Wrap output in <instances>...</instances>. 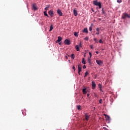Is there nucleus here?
<instances>
[{
  "label": "nucleus",
  "instance_id": "1",
  "mask_svg": "<svg viewBox=\"0 0 130 130\" xmlns=\"http://www.w3.org/2000/svg\"><path fill=\"white\" fill-rule=\"evenodd\" d=\"M93 4L94 6H97L99 7V9H101L102 8V5H101V2H98V0H95L93 2Z\"/></svg>",
  "mask_w": 130,
  "mask_h": 130
},
{
  "label": "nucleus",
  "instance_id": "2",
  "mask_svg": "<svg viewBox=\"0 0 130 130\" xmlns=\"http://www.w3.org/2000/svg\"><path fill=\"white\" fill-rule=\"evenodd\" d=\"M96 62L99 64V66H101L103 64V61H102L101 60H96Z\"/></svg>",
  "mask_w": 130,
  "mask_h": 130
},
{
  "label": "nucleus",
  "instance_id": "3",
  "mask_svg": "<svg viewBox=\"0 0 130 130\" xmlns=\"http://www.w3.org/2000/svg\"><path fill=\"white\" fill-rule=\"evenodd\" d=\"M32 9L34 10V11H37L38 10V8H37V6H36V3L32 4Z\"/></svg>",
  "mask_w": 130,
  "mask_h": 130
},
{
  "label": "nucleus",
  "instance_id": "4",
  "mask_svg": "<svg viewBox=\"0 0 130 130\" xmlns=\"http://www.w3.org/2000/svg\"><path fill=\"white\" fill-rule=\"evenodd\" d=\"M48 14L51 16V18H52L53 17L54 13H53V11L52 10H50L48 12Z\"/></svg>",
  "mask_w": 130,
  "mask_h": 130
},
{
  "label": "nucleus",
  "instance_id": "5",
  "mask_svg": "<svg viewBox=\"0 0 130 130\" xmlns=\"http://www.w3.org/2000/svg\"><path fill=\"white\" fill-rule=\"evenodd\" d=\"M64 43L67 45H70L71 44V41L68 39L65 40Z\"/></svg>",
  "mask_w": 130,
  "mask_h": 130
},
{
  "label": "nucleus",
  "instance_id": "6",
  "mask_svg": "<svg viewBox=\"0 0 130 130\" xmlns=\"http://www.w3.org/2000/svg\"><path fill=\"white\" fill-rule=\"evenodd\" d=\"M122 19H125V18H130V16L128 14H127L126 13H125L124 15L122 16Z\"/></svg>",
  "mask_w": 130,
  "mask_h": 130
},
{
  "label": "nucleus",
  "instance_id": "7",
  "mask_svg": "<svg viewBox=\"0 0 130 130\" xmlns=\"http://www.w3.org/2000/svg\"><path fill=\"white\" fill-rule=\"evenodd\" d=\"M91 85H92V89L94 90V89L96 88V84L95 83V82L92 81L91 83Z\"/></svg>",
  "mask_w": 130,
  "mask_h": 130
},
{
  "label": "nucleus",
  "instance_id": "8",
  "mask_svg": "<svg viewBox=\"0 0 130 130\" xmlns=\"http://www.w3.org/2000/svg\"><path fill=\"white\" fill-rule=\"evenodd\" d=\"M57 13L58 15H59V16H62V12H61V10H60V9L57 10Z\"/></svg>",
  "mask_w": 130,
  "mask_h": 130
},
{
  "label": "nucleus",
  "instance_id": "9",
  "mask_svg": "<svg viewBox=\"0 0 130 130\" xmlns=\"http://www.w3.org/2000/svg\"><path fill=\"white\" fill-rule=\"evenodd\" d=\"M85 120L86 121H88V120H89V119L90 118V116L88 115V114L85 113Z\"/></svg>",
  "mask_w": 130,
  "mask_h": 130
},
{
  "label": "nucleus",
  "instance_id": "10",
  "mask_svg": "<svg viewBox=\"0 0 130 130\" xmlns=\"http://www.w3.org/2000/svg\"><path fill=\"white\" fill-rule=\"evenodd\" d=\"M73 13L75 17H77L78 16V12H77V10H76V9H74Z\"/></svg>",
  "mask_w": 130,
  "mask_h": 130
},
{
  "label": "nucleus",
  "instance_id": "11",
  "mask_svg": "<svg viewBox=\"0 0 130 130\" xmlns=\"http://www.w3.org/2000/svg\"><path fill=\"white\" fill-rule=\"evenodd\" d=\"M78 72H82V65L80 64H78Z\"/></svg>",
  "mask_w": 130,
  "mask_h": 130
},
{
  "label": "nucleus",
  "instance_id": "12",
  "mask_svg": "<svg viewBox=\"0 0 130 130\" xmlns=\"http://www.w3.org/2000/svg\"><path fill=\"white\" fill-rule=\"evenodd\" d=\"M62 38L61 37H58V40L56 41V43H58L59 42H60L62 40Z\"/></svg>",
  "mask_w": 130,
  "mask_h": 130
},
{
  "label": "nucleus",
  "instance_id": "13",
  "mask_svg": "<svg viewBox=\"0 0 130 130\" xmlns=\"http://www.w3.org/2000/svg\"><path fill=\"white\" fill-rule=\"evenodd\" d=\"M107 120H110V117L106 114L104 115Z\"/></svg>",
  "mask_w": 130,
  "mask_h": 130
},
{
  "label": "nucleus",
  "instance_id": "14",
  "mask_svg": "<svg viewBox=\"0 0 130 130\" xmlns=\"http://www.w3.org/2000/svg\"><path fill=\"white\" fill-rule=\"evenodd\" d=\"M75 48H76L77 51H80V47L79 46V45H77L75 46Z\"/></svg>",
  "mask_w": 130,
  "mask_h": 130
},
{
  "label": "nucleus",
  "instance_id": "15",
  "mask_svg": "<svg viewBox=\"0 0 130 130\" xmlns=\"http://www.w3.org/2000/svg\"><path fill=\"white\" fill-rule=\"evenodd\" d=\"M82 32L83 33H88V28H84L83 30H82Z\"/></svg>",
  "mask_w": 130,
  "mask_h": 130
},
{
  "label": "nucleus",
  "instance_id": "16",
  "mask_svg": "<svg viewBox=\"0 0 130 130\" xmlns=\"http://www.w3.org/2000/svg\"><path fill=\"white\" fill-rule=\"evenodd\" d=\"M82 63H83V64H86V60L84 58L82 59Z\"/></svg>",
  "mask_w": 130,
  "mask_h": 130
},
{
  "label": "nucleus",
  "instance_id": "17",
  "mask_svg": "<svg viewBox=\"0 0 130 130\" xmlns=\"http://www.w3.org/2000/svg\"><path fill=\"white\" fill-rule=\"evenodd\" d=\"M86 88H83L82 89V92L83 94H87V91H86Z\"/></svg>",
  "mask_w": 130,
  "mask_h": 130
},
{
  "label": "nucleus",
  "instance_id": "18",
  "mask_svg": "<svg viewBox=\"0 0 130 130\" xmlns=\"http://www.w3.org/2000/svg\"><path fill=\"white\" fill-rule=\"evenodd\" d=\"M77 109L78 110H81V109H82V106H81L80 105L77 106Z\"/></svg>",
  "mask_w": 130,
  "mask_h": 130
},
{
  "label": "nucleus",
  "instance_id": "19",
  "mask_svg": "<svg viewBox=\"0 0 130 130\" xmlns=\"http://www.w3.org/2000/svg\"><path fill=\"white\" fill-rule=\"evenodd\" d=\"M102 14H103L104 15H105L106 14V13L104 11V8H102Z\"/></svg>",
  "mask_w": 130,
  "mask_h": 130
},
{
  "label": "nucleus",
  "instance_id": "20",
  "mask_svg": "<svg viewBox=\"0 0 130 130\" xmlns=\"http://www.w3.org/2000/svg\"><path fill=\"white\" fill-rule=\"evenodd\" d=\"M44 16H46V17H48V14H47V12L44 11Z\"/></svg>",
  "mask_w": 130,
  "mask_h": 130
},
{
  "label": "nucleus",
  "instance_id": "21",
  "mask_svg": "<svg viewBox=\"0 0 130 130\" xmlns=\"http://www.w3.org/2000/svg\"><path fill=\"white\" fill-rule=\"evenodd\" d=\"M53 29V26L52 25H51L50 27V30L49 31H52V30Z\"/></svg>",
  "mask_w": 130,
  "mask_h": 130
},
{
  "label": "nucleus",
  "instance_id": "22",
  "mask_svg": "<svg viewBox=\"0 0 130 130\" xmlns=\"http://www.w3.org/2000/svg\"><path fill=\"white\" fill-rule=\"evenodd\" d=\"M88 62H89V64H92V63H91V58H88Z\"/></svg>",
  "mask_w": 130,
  "mask_h": 130
},
{
  "label": "nucleus",
  "instance_id": "23",
  "mask_svg": "<svg viewBox=\"0 0 130 130\" xmlns=\"http://www.w3.org/2000/svg\"><path fill=\"white\" fill-rule=\"evenodd\" d=\"M50 7V5H47V7L45 8V11H47L48 10V8Z\"/></svg>",
  "mask_w": 130,
  "mask_h": 130
},
{
  "label": "nucleus",
  "instance_id": "24",
  "mask_svg": "<svg viewBox=\"0 0 130 130\" xmlns=\"http://www.w3.org/2000/svg\"><path fill=\"white\" fill-rule=\"evenodd\" d=\"M71 58H73V59H74L75 58V54H71Z\"/></svg>",
  "mask_w": 130,
  "mask_h": 130
},
{
  "label": "nucleus",
  "instance_id": "25",
  "mask_svg": "<svg viewBox=\"0 0 130 130\" xmlns=\"http://www.w3.org/2000/svg\"><path fill=\"white\" fill-rule=\"evenodd\" d=\"M88 75H89V73H88V72L86 71L85 74L84 78H86V77H87V76H88Z\"/></svg>",
  "mask_w": 130,
  "mask_h": 130
},
{
  "label": "nucleus",
  "instance_id": "26",
  "mask_svg": "<svg viewBox=\"0 0 130 130\" xmlns=\"http://www.w3.org/2000/svg\"><path fill=\"white\" fill-rule=\"evenodd\" d=\"M99 42V43H102V44H103V43H104V42H103V41H102V39L100 40Z\"/></svg>",
  "mask_w": 130,
  "mask_h": 130
},
{
  "label": "nucleus",
  "instance_id": "27",
  "mask_svg": "<svg viewBox=\"0 0 130 130\" xmlns=\"http://www.w3.org/2000/svg\"><path fill=\"white\" fill-rule=\"evenodd\" d=\"M93 26V24H91V26L89 27V30L92 31V26Z\"/></svg>",
  "mask_w": 130,
  "mask_h": 130
},
{
  "label": "nucleus",
  "instance_id": "28",
  "mask_svg": "<svg viewBox=\"0 0 130 130\" xmlns=\"http://www.w3.org/2000/svg\"><path fill=\"white\" fill-rule=\"evenodd\" d=\"M74 35L76 37H78V36H79V35L78 34V33H74Z\"/></svg>",
  "mask_w": 130,
  "mask_h": 130
},
{
  "label": "nucleus",
  "instance_id": "29",
  "mask_svg": "<svg viewBox=\"0 0 130 130\" xmlns=\"http://www.w3.org/2000/svg\"><path fill=\"white\" fill-rule=\"evenodd\" d=\"M122 1L121 0H117V2L118 4H120Z\"/></svg>",
  "mask_w": 130,
  "mask_h": 130
},
{
  "label": "nucleus",
  "instance_id": "30",
  "mask_svg": "<svg viewBox=\"0 0 130 130\" xmlns=\"http://www.w3.org/2000/svg\"><path fill=\"white\" fill-rule=\"evenodd\" d=\"M78 46H79V47H82V42H80Z\"/></svg>",
  "mask_w": 130,
  "mask_h": 130
},
{
  "label": "nucleus",
  "instance_id": "31",
  "mask_svg": "<svg viewBox=\"0 0 130 130\" xmlns=\"http://www.w3.org/2000/svg\"><path fill=\"white\" fill-rule=\"evenodd\" d=\"M88 53H89V55H90L89 58H91V57H92V53H91V52H89Z\"/></svg>",
  "mask_w": 130,
  "mask_h": 130
},
{
  "label": "nucleus",
  "instance_id": "32",
  "mask_svg": "<svg viewBox=\"0 0 130 130\" xmlns=\"http://www.w3.org/2000/svg\"><path fill=\"white\" fill-rule=\"evenodd\" d=\"M84 40H86V41H88L89 40V38L88 37H86L84 38Z\"/></svg>",
  "mask_w": 130,
  "mask_h": 130
},
{
  "label": "nucleus",
  "instance_id": "33",
  "mask_svg": "<svg viewBox=\"0 0 130 130\" xmlns=\"http://www.w3.org/2000/svg\"><path fill=\"white\" fill-rule=\"evenodd\" d=\"M99 88H100V90H101V91H102V89L101 88H102V86H101V84H99Z\"/></svg>",
  "mask_w": 130,
  "mask_h": 130
},
{
  "label": "nucleus",
  "instance_id": "34",
  "mask_svg": "<svg viewBox=\"0 0 130 130\" xmlns=\"http://www.w3.org/2000/svg\"><path fill=\"white\" fill-rule=\"evenodd\" d=\"M99 103H100V104H102V99H101L99 100Z\"/></svg>",
  "mask_w": 130,
  "mask_h": 130
},
{
  "label": "nucleus",
  "instance_id": "35",
  "mask_svg": "<svg viewBox=\"0 0 130 130\" xmlns=\"http://www.w3.org/2000/svg\"><path fill=\"white\" fill-rule=\"evenodd\" d=\"M73 70H74V71H76V68H75V66L72 67Z\"/></svg>",
  "mask_w": 130,
  "mask_h": 130
},
{
  "label": "nucleus",
  "instance_id": "36",
  "mask_svg": "<svg viewBox=\"0 0 130 130\" xmlns=\"http://www.w3.org/2000/svg\"><path fill=\"white\" fill-rule=\"evenodd\" d=\"M93 40H94V41H95V42H97V39L94 38V39H93Z\"/></svg>",
  "mask_w": 130,
  "mask_h": 130
},
{
  "label": "nucleus",
  "instance_id": "37",
  "mask_svg": "<svg viewBox=\"0 0 130 130\" xmlns=\"http://www.w3.org/2000/svg\"><path fill=\"white\" fill-rule=\"evenodd\" d=\"M94 96H95V97H98V95L96 93H94Z\"/></svg>",
  "mask_w": 130,
  "mask_h": 130
},
{
  "label": "nucleus",
  "instance_id": "38",
  "mask_svg": "<svg viewBox=\"0 0 130 130\" xmlns=\"http://www.w3.org/2000/svg\"><path fill=\"white\" fill-rule=\"evenodd\" d=\"M83 68L84 69H86V65H83Z\"/></svg>",
  "mask_w": 130,
  "mask_h": 130
},
{
  "label": "nucleus",
  "instance_id": "39",
  "mask_svg": "<svg viewBox=\"0 0 130 130\" xmlns=\"http://www.w3.org/2000/svg\"><path fill=\"white\" fill-rule=\"evenodd\" d=\"M99 30H100V28H96V30L98 31V32H99Z\"/></svg>",
  "mask_w": 130,
  "mask_h": 130
},
{
  "label": "nucleus",
  "instance_id": "40",
  "mask_svg": "<svg viewBox=\"0 0 130 130\" xmlns=\"http://www.w3.org/2000/svg\"><path fill=\"white\" fill-rule=\"evenodd\" d=\"M91 11L92 12H93V13H95V11H94V10L93 9V8H91Z\"/></svg>",
  "mask_w": 130,
  "mask_h": 130
},
{
  "label": "nucleus",
  "instance_id": "41",
  "mask_svg": "<svg viewBox=\"0 0 130 130\" xmlns=\"http://www.w3.org/2000/svg\"><path fill=\"white\" fill-rule=\"evenodd\" d=\"M93 45H90V48H91V49H93Z\"/></svg>",
  "mask_w": 130,
  "mask_h": 130
},
{
  "label": "nucleus",
  "instance_id": "42",
  "mask_svg": "<svg viewBox=\"0 0 130 130\" xmlns=\"http://www.w3.org/2000/svg\"><path fill=\"white\" fill-rule=\"evenodd\" d=\"M95 53H96V54H98V53H99V52L96 51Z\"/></svg>",
  "mask_w": 130,
  "mask_h": 130
},
{
  "label": "nucleus",
  "instance_id": "43",
  "mask_svg": "<svg viewBox=\"0 0 130 130\" xmlns=\"http://www.w3.org/2000/svg\"><path fill=\"white\" fill-rule=\"evenodd\" d=\"M81 72H79V71H78V74H79V75H81Z\"/></svg>",
  "mask_w": 130,
  "mask_h": 130
},
{
  "label": "nucleus",
  "instance_id": "44",
  "mask_svg": "<svg viewBox=\"0 0 130 130\" xmlns=\"http://www.w3.org/2000/svg\"><path fill=\"white\" fill-rule=\"evenodd\" d=\"M65 57H66V59H68V56H66Z\"/></svg>",
  "mask_w": 130,
  "mask_h": 130
},
{
  "label": "nucleus",
  "instance_id": "45",
  "mask_svg": "<svg viewBox=\"0 0 130 130\" xmlns=\"http://www.w3.org/2000/svg\"><path fill=\"white\" fill-rule=\"evenodd\" d=\"M89 96H90V94H89V93L87 94V97H89Z\"/></svg>",
  "mask_w": 130,
  "mask_h": 130
},
{
  "label": "nucleus",
  "instance_id": "46",
  "mask_svg": "<svg viewBox=\"0 0 130 130\" xmlns=\"http://www.w3.org/2000/svg\"><path fill=\"white\" fill-rule=\"evenodd\" d=\"M74 33H78V32L75 31V32H74Z\"/></svg>",
  "mask_w": 130,
  "mask_h": 130
},
{
  "label": "nucleus",
  "instance_id": "47",
  "mask_svg": "<svg viewBox=\"0 0 130 130\" xmlns=\"http://www.w3.org/2000/svg\"><path fill=\"white\" fill-rule=\"evenodd\" d=\"M97 34H98V35H99V33H98Z\"/></svg>",
  "mask_w": 130,
  "mask_h": 130
},
{
  "label": "nucleus",
  "instance_id": "48",
  "mask_svg": "<svg viewBox=\"0 0 130 130\" xmlns=\"http://www.w3.org/2000/svg\"><path fill=\"white\" fill-rule=\"evenodd\" d=\"M102 50H104V49H103Z\"/></svg>",
  "mask_w": 130,
  "mask_h": 130
},
{
  "label": "nucleus",
  "instance_id": "49",
  "mask_svg": "<svg viewBox=\"0 0 130 130\" xmlns=\"http://www.w3.org/2000/svg\"><path fill=\"white\" fill-rule=\"evenodd\" d=\"M59 44L60 45V43H59Z\"/></svg>",
  "mask_w": 130,
  "mask_h": 130
}]
</instances>
